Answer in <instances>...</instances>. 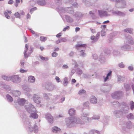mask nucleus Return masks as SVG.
Returning a JSON list of instances; mask_svg holds the SVG:
<instances>
[{
	"instance_id": "1",
	"label": "nucleus",
	"mask_w": 134,
	"mask_h": 134,
	"mask_svg": "<svg viewBox=\"0 0 134 134\" xmlns=\"http://www.w3.org/2000/svg\"><path fill=\"white\" fill-rule=\"evenodd\" d=\"M27 110L30 113L34 112L33 113H32L31 114L30 116V117L34 119H37L38 118V115L37 114V112L34 107L32 106V107L30 108L29 110L27 109Z\"/></svg>"
},
{
	"instance_id": "2",
	"label": "nucleus",
	"mask_w": 134,
	"mask_h": 134,
	"mask_svg": "<svg viewBox=\"0 0 134 134\" xmlns=\"http://www.w3.org/2000/svg\"><path fill=\"white\" fill-rule=\"evenodd\" d=\"M10 80L14 82L17 83L21 81V79L18 76L15 75L11 77Z\"/></svg>"
},
{
	"instance_id": "3",
	"label": "nucleus",
	"mask_w": 134,
	"mask_h": 134,
	"mask_svg": "<svg viewBox=\"0 0 134 134\" xmlns=\"http://www.w3.org/2000/svg\"><path fill=\"white\" fill-rule=\"evenodd\" d=\"M25 14V13L23 10H21L18 12H16L14 14V16L16 18H20L21 15H23Z\"/></svg>"
},
{
	"instance_id": "4",
	"label": "nucleus",
	"mask_w": 134,
	"mask_h": 134,
	"mask_svg": "<svg viewBox=\"0 0 134 134\" xmlns=\"http://www.w3.org/2000/svg\"><path fill=\"white\" fill-rule=\"evenodd\" d=\"M18 102L19 104L23 105L26 102V100L24 99L19 98L18 99Z\"/></svg>"
},
{
	"instance_id": "5",
	"label": "nucleus",
	"mask_w": 134,
	"mask_h": 134,
	"mask_svg": "<svg viewBox=\"0 0 134 134\" xmlns=\"http://www.w3.org/2000/svg\"><path fill=\"white\" fill-rule=\"evenodd\" d=\"M34 101L35 103L37 104L40 103V98L38 97L37 95L36 94L34 95Z\"/></svg>"
},
{
	"instance_id": "6",
	"label": "nucleus",
	"mask_w": 134,
	"mask_h": 134,
	"mask_svg": "<svg viewBox=\"0 0 134 134\" xmlns=\"http://www.w3.org/2000/svg\"><path fill=\"white\" fill-rule=\"evenodd\" d=\"M46 117L47 119L50 123H52L53 122V118L50 114H48L46 115Z\"/></svg>"
},
{
	"instance_id": "7",
	"label": "nucleus",
	"mask_w": 134,
	"mask_h": 134,
	"mask_svg": "<svg viewBox=\"0 0 134 134\" xmlns=\"http://www.w3.org/2000/svg\"><path fill=\"white\" fill-rule=\"evenodd\" d=\"M52 129L53 132L56 133L60 132L61 130L60 128H58V127L56 126L52 128Z\"/></svg>"
},
{
	"instance_id": "8",
	"label": "nucleus",
	"mask_w": 134,
	"mask_h": 134,
	"mask_svg": "<svg viewBox=\"0 0 134 134\" xmlns=\"http://www.w3.org/2000/svg\"><path fill=\"white\" fill-rule=\"evenodd\" d=\"M35 77L32 76H30L28 77V81L30 82H33L35 81Z\"/></svg>"
},
{
	"instance_id": "9",
	"label": "nucleus",
	"mask_w": 134,
	"mask_h": 134,
	"mask_svg": "<svg viewBox=\"0 0 134 134\" xmlns=\"http://www.w3.org/2000/svg\"><path fill=\"white\" fill-rule=\"evenodd\" d=\"M28 47V45L27 44H25V47L26 49L24 52V55L25 58H27L28 57V55L26 53V52L27 51Z\"/></svg>"
},
{
	"instance_id": "10",
	"label": "nucleus",
	"mask_w": 134,
	"mask_h": 134,
	"mask_svg": "<svg viewBox=\"0 0 134 134\" xmlns=\"http://www.w3.org/2000/svg\"><path fill=\"white\" fill-rule=\"evenodd\" d=\"M97 100L96 98L94 96H92L90 100V102L93 103H96L97 102Z\"/></svg>"
},
{
	"instance_id": "11",
	"label": "nucleus",
	"mask_w": 134,
	"mask_h": 134,
	"mask_svg": "<svg viewBox=\"0 0 134 134\" xmlns=\"http://www.w3.org/2000/svg\"><path fill=\"white\" fill-rule=\"evenodd\" d=\"M86 45L85 44H78L75 46L76 48L77 49L79 47H84L86 48Z\"/></svg>"
},
{
	"instance_id": "12",
	"label": "nucleus",
	"mask_w": 134,
	"mask_h": 134,
	"mask_svg": "<svg viewBox=\"0 0 134 134\" xmlns=\"http://www.w3.org/2000/svg\"><path fill=\"white\" fill-rule=\"evenodd\" d=\"M98 12L99 15L101 16H105L107 15V13L106 12L102 10H99Z\"/></svg>"
},
{
	"instance_id": "13",
	"label": "nucleus",
	"mask_w": 134,
	"mask_h": 134,
	"mask_svg": "<svg viewBox=\"0 0 134 134\" xmlns=\"http://www.w3.org/2000/svg\"><path fill=\"white\" fill-rule=\"evenodd\" d=\"M69 113L70 115L72 116L75 115V111L73 109H71L69 111Z\"/></svg>"
},
{
	"instance_id": "14",
	"label": "nucleus",
	"mask_w": 134,
	"mask_h": 134,
	"mask_svg": "<svg viewBox=\"0 0 134 134\" xmlns=\"http://www.w3.org/2000/svg\"><path fill=\"white\" fill-rule=\"evenodd\" d=\"M13 93L15 96H20V93L19 91H15L13 92Z\"/></svg>"
},
{
	"instance_id": "15",
	"label": "nucleus",
	"mask_w": 134,
	"mask_h": 134,
	"mask_svg": "<svg viewBox=\"0 0 134 134\" xmlns=\"http://www.w3.org/2000/svg\"><path fill=\"white\" fill-rule=\"evenodd\" d=\"M11 77H8L5 76H3L2 78L3 79L7 81L10 80H11Z\"/></svg>"
},
{
	"instance_id": "16",
	"label": "nucleus",
	"mask_w": 134,
	"mask_h": 134,
	"mask_svg": "<svg viewBox=\"0 0 134 134\" xmlns=\"http://www.w3.org/2000/svg\"><path fill=\"white\" fill-rule=\"evenodd\" d=\"M86 91L85 90L83 89L80 90L78 92V94L79 95H81L85 93Z\"/></svg>"
},
{
	"instance_id": "17",
	"label": "nucleus",
	"mask_w": 134,
	"mask_h": 134,
	"mask_svg": "<svg viewBox=\"0 0 134 134\" xmlns=\"http://www.w3.org/2000/svg\"><path fill=\"white\" fill-rule=\"evenodd\" d=\"M124 31L126 32H129L130 34H132V30L131 29L127 28L124 30Z\"/></svg>"
},
{
	"instance_id": "18",
	"label": "nucleus",
	"mask_w": 134,
	"mask_h": 134,
	"mask_svg": "<svg viewBox=\"0 0 134 134\" xmlns=\"http://www.w3.org/2000/svg\"><path fill=\"white\" fill-rule=\"evenodd\" d=\"M40 39L41 41L44 42L47 39V37L43 36H41L40 37Z\"/></svg>"
},
{
	"instance_id": "19",
	"label": "nucleus",
	"mask_w": 134,
	"mask_h": 134,
	"mask_svg": "<svg viewBox=\"0 0 134 134\" xmlns=\"http://www.w3.org/2000/svg\"><path fill=\"white\" fill-rule=\"evenodd\" d=\"M7 97L8 100L10 102H12L13 100V98L12 97L9 95H7Z\"/></svg>"
},
{
	"instance_id": "20",
	"label": "nucleus",
	"mask_w": 134,
	"mask_h": 134,
	"mask_svg": "<svg viewBox=\"0 0 134 134\" xmlns=\"http://www.w3.org/2000/svg\"><path fill=\"white\" fill-rule=\"evenodd\" d=\"M131 109L133 110L134 108V103L133 101H131L130 103Z\"/></svg>"
},
{
	"instance_id": "21",
	"label": "nucleus",
	"mask_w": 134,
	"mask_h": 134,
	"mask_svg": "<svg viewBox=\"0 0 134 134\" xmlns=\"http://www.w3.org/2000/svg\"><path fill=\"white\" fill-rule=\"evenodd\" d=\"M39 57L43 60H47L48 59V58L44 57L42 56H40Z\"/></svg>"
},
{
	"instance_id": "22",
	"label": "nucleus",
	"mask_w": 134,
	"mask_h": 134,
	"mask_svg": "<svg viewBox=\"0 0 134 134\" xmlns=\"http://www.w3.org/2000/svg\"><path fill=\"white\" fill-rule=\"evenodd\" d=\"M64 86H66L68 83V79L67 78H65L64 79Z\"/></svg>"
},
{
	"instance_id": "23",
	"label": "nucleus",
	"mask_w": 134,
	"mask_h": 134,
	"mask_svg": "<svg viewBox=\"0 0 134 134\" xmlns=\"http://www.w3.org/2000/svg\"><path fill=\"white\" fill-rule=\"evenodd\" d=\"M27 71V70H25L22 68H21L20 70V72L21 73L26 72Z\"/></svg>"
},
{
	"instance_id": "24",
	"label": "nucleus",
	"mask_w": 134,
	"mask_h": 134,
	"mask_svg": "<svg viewBox=\"0 0 134 134\" xmlns=\"http://www.w3.org/2000/svg\"><path fill=\"white\" fill-rule=\"evenodd\" d=\"M4 14L5 15V17L8 19L10 18V16L8 15V14L5 12H4Z\"/></svg>"
},
{
	"instance_id": "25",
	"label": "nucleus",
	"mask_w": 134,
	"mask_h": 134,
	"mask_svg": "<svg viewBox=\"0 0 134 134\" xmlns=\"http://www.w3.org/2000/svg\"><path fill=\"white\" fill-rule=\"evenodd\" d=\"M58 55V53L55 52H53L52 54V56L54 57H56Z\"/></svg>"
},
{
	"instance_id": "26",
	"label": "nucleus",
	"mask_w": 134,
	"mask_h": 134,
	"mask_svg": "<svg viewBox=\"0 0 134 134\" xmlns=\"http://www.w3.org/2000/svg\"><path fill=\"white\" fill-rule=\"evenodd\" d=\"M55 79L58 82H59L60 81V78L58 76H56Z\"/></svg>"
},
{
	"instance_id": "27",
	"label": "nucleus",
	"mask_w": 134,
	"mask_h": 134,
	"mask_svg": "<svg viewBox=\"0 0 134 134\" xmlns=\"http://www.w3.org/2000/svg\"><path fill=\"white\" fill-rule=\"evenodd\" d=\"M70 29V27L69 26H67L66 27H65L63 30V31H65L66 30H69Z\"/></svg>"
},
{
	"instance_id": "28",
	"label": "nucleus",
	"mask_w": 134,
	"mask_h": 134,
	"mask_svg": "<svg viewBox=\"0 0 134 134\" xmlns=\"http://www.w3.org/2000/svg\"><path fill=\"white\" fill-rule=\"evenodd\" d=\"M61 42H64L66 41V40L64 38H62L60 39Z\"/></svg>"
},
{
	"instance_id": "29",
	"label": "nucleus",
	"mask_w": 134,
	"mask_h": 134,
	"mask_svg": "<svg viewBox=\"0 0 134 134\" xmlns=\"http://www.w3.org/2000/svg\"><path fill=\"white\" fill-rule=\"evenodd\" d=\"M4 12H5L8 14H11L12 13L11 11L8 10H6Z\"/></svg>"
},
{
	"instance_id": "30",
	"label": "nucleus",
	"mask_w": 134,
	"mask_h": 134,
	"mask_svg": "<svg viewBox=\"0 0 134 134\" xmlns=\"http://www.w3.org/2000/svg\"><path fill=\"white\" fill-rule=\"evenodd\" d=\"M119 66L120 67L122 68H124V65L122 63H120L119 64Z\"/></svg>"
},
{
	"instance_id": "31",
	"label": "nucleus",
	"mask_w": 134,
	"mask_h": 134,
	"mask_svg": "<svg viewBox=\"0 0 134 134\" xmlns=\"http://www.w3.org/2000/svg\"><path fill=\"white\" fill-rule=\"evenodd\" d=\"M20 64L21 66H24V60H22L20 62Z\"/></svg>"
},
{
	"instance_id": "32",
	"label": "nucleus",
	"mask_w": 134,
	"mask_h": 134,
	"mask_svg": "<svg viewBox=\"0 0 134 134\" xmlns=\"http://www.w3.org/2000/svg\"><path fill=\"white\" fill-rule=\"evenodd\" d=\"M61 33H59L56 35V37L58 38H59L61 36Z\"/></svg>"
},
{
	"instance_id": "33",
	"label": "nucleus",
	"mask_w": 134,
	"mask_h": 134,
	"mask_svg": "<svg viewBox=\"0 0 134 134\" xmlns=\"http://www.w3.org/2000/svg\"><path fill=\"white\" fill-rule=\"evenodd\" d=\"M13 0H9L8 2V3L9 4H12L13 3Z\"/></svg>"
},
{
	"instance_id": "34",
	"label": "nucleus",
	"mask_w": 134,
	"mask_h": 134,
	"mask_svg": "<svg viewBox=\"0 0 134 134\" xmlns=\"http://www.w3.org/2000/svg\"><path fill=\"white\" fill-rule=\"evenodd\" d=\"M63 68L64 69L68 68V66L66 65H63Z\"/></svg>"
},
{
	"instance_id": "35",
	"label": "nucleus",
	"mask_w": 134,
	"mask_h": 134,
	"mask_svg": "<svg viewBox=\"0 0 134 134\" xmlns=\"http://www.w3.org/2000/svg\"><path fill=\"white\" fill-rule=\"evenodd\" d=\"M31 17V16L29 13L27 14L26 15V18L27 19L30 18Z\"/></svg>"
},
{
	"instance_id": "36",
	"label": "nucleus",
	"mask_w": 134,
	"mask_h": 134,
	"mask_svg": "<svg viewBox=\"0 0 134 134\" xmlns=\"http://www.w3.org/2000/svg\"><path fill=\"white\" fill-rule=\"evenodd\" d=\"M80 29L78 27H77L75 28V31L76 32H77L80 30Z\"/></svg>"
},
{
	"instance_id": "37",
	"label": "nucleus",
	"mask_w": 134,
	"mask_h": 134,
	"mask_svg": "<svg viewBox=\"0 0 134 134\" xmlns=\"http://www.w3.org/2000/svg\"><path fill=\"white\" fill-rule=\"evenodd\" d=\"M55 42V43L57 44H58V43L61 42H60V40L59 39V40H58L56 41Z\"/></svg>"
},
{
	"instance_id": "38",
	"label": "nucleus",
	"mask_w": 134,
	"mask_h": 134,
	"mask_svg": "<svg viewBox=\"0 0 134 134\" xmlns=\"http://www.w3.org/2000/svg\"><path fill=\"white\" fill-rule=\"evenodd\" d=\"M76 119H70V121L71 122V123H72L73 122H74L75 120Z\"/></svg>"
},
{
	"instance_id": "39",
	"label": "nucleus",
	"mask_w": 134,
	"mask_h": 134,
	"mask_svg": "<svg viewBox=\"0 0 134 134\" xmlns=\"http://www.w3.org/2000/svg\"><path fill=\"white\" fill-rule=\"evenodd\" d=\"M130 70H133V67L132 66H129L128 68Z\"/></svg>"
},
{
	"instance_id": "40",
	"label": "nucleus",
	"mask_w": 134,
	"mask_h": 134,
	"mask_svg": "<svg viewBox=\"0 0 134 134\" xmlns=\"http://www.w3.org/2000/svg\"><path fill=\"white\" fill-rule=\"evenodd\" d=\"M99 118V117L98 116H95L94 118V119H98Z\"/></svg>"
},
{
	"instance_id": "41",
	"label": "nucleus",
	"mask_w": 134,
	"mask_h": 134,
	"mask_svg": "<svg viewBox=\"0 0 134 134\" xmlns=\"http://www.w3.org/2000/svg\"><path fill=\"white\" fill-rule=\"evenodd\" d=\"M81 55H83L85 54L84 51L83 50H81Z\"/></svg>"
},
{
	"instance_id": "42",
	"label": "nucleus",
	"mask_w": 134,
	"mask_h": 134,
	"mask_svg": "<svg viewBox=\"0 0 134 134\" xmlns=\"http://www.w3.org/2000/svg\"><path fill=\"white\" fill-rule=\"evenodd\" d=\"M109 20H107V21H104L103 23V24H107V23H109Z\"/></svg>"
},
{
	"instance_id": "43",
	"label": "nucleus",
	"mask_w": 134,
	"mask_h": 134,
	"mask_svg": "<svg viewBox=\"0 0 134 134\" xmlns=\"http://www.w3.org/2000/svg\"><path fill=\"white\" fill-rule=\"evenodd\" d=\"M72 82L73 83H75L76 82V81L75 79H73L72 80Z\"/></svg>"
},
{
	"instance_id": "44",
	"label": "nucleus",
	"mask_w": 134,
	"mask_h": 134,
	"mask_svg": "<svg viewBox=\"0 0 134 134\" xmlns=\"http://www.w3.org/2000/svg\"><path fill=\"white\" fill-rule=\"evenodd\" d=\"M34 35L36 37H39V35L38 34L35 33Z\"/></svg>"
},
{
	"instance_id": "45",
	"label": "nucleus",
	"mask_w": 134,
	"mask_h": 134,
	"mask_svg": "<svg viewBox=\"0 0 134 134\" xmlns=\"http://www.w3.org/2000/svg\"><path fill=\"white\" fill-rule=\"evenodd\" d=\"M31 33H32V34H33V35H34L35 33V32L32 30H31Z\"/></svg>"
},
{
	"instance_id": "46",
	"label": "nucleus",
	"mask_w": 134,
	"mask_h": 134,
	"mask_svg": "<svg viewBox=\"0 0 134 134\" xmlns=\"http://www.w3.org/2000/svg\"><path fill=\"white\" fill-rule=\"evenodd\" d=\"M108 79V76L107 75V76L104 79V81H106Z\"/></svg>"
},
{
	"instance_id": "47",
	"label": "nucleus",
	"mask_w": 134,
	"mask_h": 134,
	"mask_svg": "<svg viewBox=\"0 0 134 134\" xmlns=\"http://www.w3.org/2000/svg\"><path fill=\"white\" fill-rule=\"evenodd\" d=\"M101 27H102L103 28H105L106 27V25H103L101 26Z\"/></svg>"
},
{
	"instance_id": "48",
	"label": "nucleus",
	"mask_w": 134,
	"mask_h": 134,
	"mask_svg": "<svg viewBox=\"0 0 134 134\" xmlns=\"http://www.w3.org/2000/svg\"><path fill=\"white\" fill-rule=\"evenodd\" d=\"M95 38V36H92L91 37V39L92 40H94Z\"/></svg>"
},
{
	"instance_id": "49",
	"label": "nucleus",
	"mask_w": 134,
	"mask_h": 134,
	"mask_svg": "<svg viewBox=\"0 0 134 134\" xmlns=\"http://www.w3.org/2000/svg\"><path fill=\"white\" fill-rule=\"evenodd\" d=\"M111 72H112V71H110L108 74L107 75H108V76H110L111 73Z\"/></svg>"
},
{
	"instance_id": "50",
	"label": "nucleus",
	"mask_w": 134,
	"mask_h": 134,
	"mask_svg": "<svg viewBox=\"0 0 134 134\" xmlns=\"http://www.w3.org/2000/svg\"><path fill=\"white\" fill-rule=\"evenodd\" d=\"M16 2L17 3H19L20 2V0H16Z\"/></svg>"
},
{
	"instance_id": "51",
	"label": "nucleus",
	"mask_w": 134,
	"mask_h": 134,
	"mask_svg": "<svg viewBox=\"0 0 134 134\" xmlns=\"http://www.w3.org/2000/svg\"><path fill=\"white\" fill-rule=\"evenodd\" d=\"M40 49H41V50L42 51L44 49V48L43 47H40Z\"/></svg>"
},
{
	"instance_id": "52",
	"label": "nucleus",
	"mask_w": 134,
	"mask_h": 134,
	"mask_svg": "<svg viewBox=\"0 0 134 134\" xmlns=\"http://www.w3.org/2000/svg\"><path fill=\"white\" fill-rule=\"evenodd\" d=\"M133 9H130V11L131 12H132V11H133Z\"/></svg>"
},
{
	"instance_id": "53",
	"label": "nucleus",
	"mask_w": 134,
	"mask_h": 134,
	"mask_svg": "<svg viewBox=\"0 0 134 134\" xmlns=\"http://www.w3.org/2000/svg\"><path fill=\"white\" fill-rule=\"evenodd\" d=\"M89 13L90 14H93V13L92 11H90Z\"/></svg>"
},
{
	"instance_id": "54",
	"label": "nucleus",
	"mask_w": 134,
	"mask_h": 134,
	"mask_svg": "<svg viewBox=\"0 0 134 134\" xmlns=\"http://www.w3.org/2000/svg\"><path fill=\"white\" fill-rule=\"evenodd\" d=\"M130 44H133V41H132V42H131L130 43Z\"/></svg>"
},
{
	"instance_id": "55",
	"label": "nucleus",
	"mask_w": 134,
	"mask_h": 134,
	"mask_svg": "<svg viewBox=\"0 0 134 134\" xmlns=\"http://www.w3.org/2000/svg\"><path fill=\"white\" fill-rule=\"evenodd\" d=\"M129 115H130V116H133L132 114H129Z\"/></svg>"
},
{
	"instance_id": "56",
	"label": "nucleus",
	"mask_w": 134,
	"mask_h": 134,
	"mask_svg": "<svg viewBox=\"0 0 134 134\" xmlns=\"http://www.w3.org/2000/svg\"><path fill=\"white\" fill-rule=\"evenodd\" d=\"M58 48H57L56 49H55V50L56 51H58Z\"/></svg>"
},
{
	"instance_id": "57",
	"label": "nucleus",
	"mask_w": 134,
	"mask_h": 134,
	"mask_svg": "<svg viewBox=\"0 0 134 134\" xmlns=\"http://www.w3.org/2000/svg\"><path fill=\"white\" fill-rule=\"evenodd\" d=\"M18 4H16L15 5V6L16 7H17L18 6Z\"/></svg>"
},
{
	"instance_id": "58",
	"label": "nucleus",
	"mask_w": 134,
	"mask_h": 134,
	"mask_svg": "<svg viewBox=\"0 0 134 134\" xmlns=\"http://www.w3.org/2000/svg\"><path fill=\"white\" fill-rule=\"evenodd\" d=\"M65 99V98H63V100L64 101V99Z\"/></svg>"
},
{
	"instance_id": "59",
	"label": "nucleus",
	"mask_w": 134,
	"mask_h": 134,
	"mask_svg": "<svg viewBox=\"0 0 134 134\" xmlns=\"http://www.w3.org/2000/svg\"><path fill=\"white\" fill-rule=\"evenodd\" d=\"M3 0H0V1H3Z\"/></svg>"
},
{
	"instance_id": "60",
	"label": "nucleus",
	"mask_w": 134,
	"mask_h": 134,
	"mask_svg": "<svg viewBox=\"0 0 134 134\" xmlns=\"http://www.w3.org/2000/svg\"><path fill=\"white\" fill-rule=\"evenodd\" d=\"M133 80H134V79H133Z\"/></svg>"
}]
</instances>
